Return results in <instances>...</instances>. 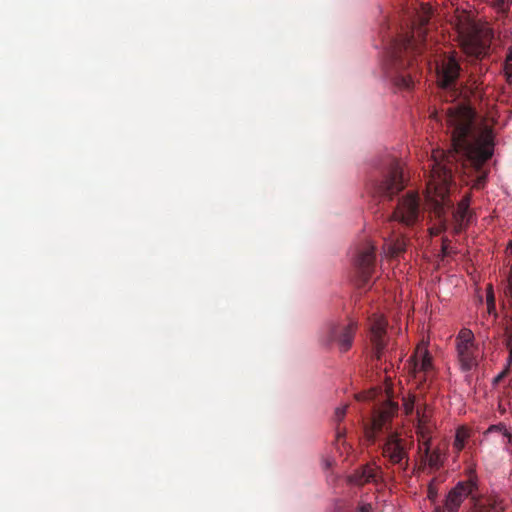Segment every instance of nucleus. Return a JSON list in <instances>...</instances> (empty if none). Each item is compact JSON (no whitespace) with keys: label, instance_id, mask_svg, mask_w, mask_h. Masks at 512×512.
Segmentation results:
<instances>
[{"label":"nucleus","instance_id":"nucleus-23","mask_svg":"<svg viewBox=\"0 0 512 512\" xmlns=\"http://www.w3.org/2000/svg\"><path fill=\"white\" fill-rule=\"evenodd\" d=\"M466 438H467L466 431L459 429L456 433V437H455V441H454V446L458 451L463 449Z\"/></svg>","mask_w":512,"mask_h":512},{"label":"nucleus","instance_id":"nucleus-16","mask_svg":"<svg viewBox=\"0 0 512 512\" xmlns=\"http://www.w3.org/2000/svg\"><path fill=\"white\" fill-rule=\"evenodd\" d=\"M469 197H464L458 204L456 211L453 214L456 222V231H461L470 221L471 213L469 211Z\"/></svg>","mask_w":512,"mask_h":512},{"label":"nucleus","instance_id":"nucleus-36","mask_svg":"<svg viewBox=\"0 0 512 512\" xmlns=\"http://www.w3.org/2000/svg\"><path fill=\"white\" fill-rule=\"evenodd\" d=\"M432 117H433L435 120H438V114H437V113H434V114L432 115Z\"/></svg>","mask_w":512,"mask_h":512},{"label":"nucleus","instance_id":"nucleus-4","mask_svg":"<svg viewBox=\"0 0 512 512\" xmlns=\"http://www.w3.org/2000/svg\"><path fill=\"white\" fill-rule=\"evenodd\" d=\"M456 351L460 367L470 371L477 366L481 351L475 343V337L470 329L463 328L456 337Z\"/></svg>","mask_w":512,"mask_h":512},{"label":"nucleus","instance_id":"nucleus-21","mask_svg":"<svg viewBox=\"0 0 512 512\" xmlns=\"http://www.w3.org/2000/svg\"><path fill=\"white\" fill-rule=\"evenodd\" d=\"M421 403L414 395H408L403 399V408L407 415L412 414L417 409V404Z\"/></svg>","mask_w":512,"mask_h":512},{"label":"nucleus","instance_id":"nucleus-31","mask_svg":"<svg viewBox=\"0 0 512 512\" xmlns=\"http://www.w3.org/2000/svg\"><path fill=\"white\" fill-rule=\"evenodd\" d=\"M374 397V392L370 391L368 393H365L363 395L358 396L359 400H370Z\"/></svg>","mask_w":512,"mask_h":512},{"label":"nucleus","instance_id":"nucleus-2","mask_svg":"<svg viewBox=\"0 0 512 512\" xmlns=\"http://www.w3.org/2000/svg\"><path fill=\"white\" fill-rule=\"evenodd\" d=\"M458 38L463 51L470 56L484 55L493 38V30L488 23L474 19L467 11H457L454 18Z\"/></svg>","mask_w":512,"mask_h":512},{"label":"nucleus","instance_id":"nucleus-37","mask_svg":"<svg viewBox=\"0 0 512 512\" xmlns=\"http://www.w3.org/2000/svg\"><path fill=\"white\" fill-rule=\"evenodd\" d=\"M434 512H444L441 508H436Z\"/></svg>","mask_w":512,"mask_h":512},{"label":"nucleus","instance_id":"nucleus-33","mask_svg":"<svg viewBox=\"0 0 512 512\" xmlns=\"http://www.w3.org/2000/svg\"><path fill=\"white\" fill-rule=\"evenodd\" d=\"M486 175L483 174L478 177L477 182L475 183L476 187H479L485 181Z\"/></svg>","mask_w":512,"mask_h":512},{"label":"nucleus","instance_id":"nucleus-7","mask_svg":"<svg viewBox=\"0 0 512 512\" xmlns=\"http://www.w3.org/2000/svg\"><path fill=\"white\" fill-rule=\"evenodd\" d=\"M383 455L393 464H398L403 470L407 469L409 455L406 445L397 433H391L383 446Z\"/></svg>","mask_w":512,"mask_h":512},{"label":"nucleus","instance_id":"nucleus-30","mask_svg":"<svg viewBox=\"0 0 512 512\" xmlns=\"http://www.w3.org/2000/svg\"><path fill=\"white\" fill-rule=\"evenodd\" d=\"M507 0H495L494 6L499 10H503L506 6Z\"/></svg>","mask_w":512,"mask_h":512},{"label":"nucleus","instance_id":"nucleus-8","mask_svg":"<svg viewBox=\"0 0 512 512\" xmlns=\"http://www.w3.org/2000/svg\"><path fill=\"white\" fill-rule=\"evenodd\" d=\"M375 264V246L372 243H367L366 246L359 252L356 259V266L359 272L361 285L365 286L374 271Z\"/></svg>","mask_w":512,"mask_h":512},{"label":"nucleus","instance_id":"nucleus-35","mask_svg":"<svg viewBox=\"0 0 512 512\" xmlns=\"http://www.w3.org/2000/svg\"><path fill=\"white\" fill-rule=\"evenodd\" d=\"M507 250L510 251L512 253V242L509 244V246L507 247Z\"/></svg>","mask_w":512,"mask_h":512},{"label":"nucleus","instance_id":"nucleus-11","mask_svg":"<svg viewBox=\"0 0 512 512\" xmlns=\"http://www.w3.org/2000/svg\"><path fill=\"white\" fill-rule=\"evenodd\" d=\"M460 66L453 55L443 60L438 67V82L442 87H449L458 77Z\"/></svg>","mask_w":512,"mask_h":512},{"label":"nucleus","instance_id":"nucleus-6","mask_svg":"<svg viewBox=\"0 0 512 512\" xmlns=\"http://www.w3.org/2000/svg\"><path fill=\"white\" fill-rule=\"evenodd\" d=\"M419 216V199L417 194L409 192L403 197L394 213L391 216V220L398 221L405 225L414 224Z\"/></svg>","mask_w":512,"mask_h":512},{"label":"nucleus","instance_id":"nucleus-1","mask_svg":"<svg viewBox=\"0 0 512 512\" xmlns=\"http://www.w3.org/2000/svg\"><path fill=\"white\" fill-rule=\"evenodd\" d=\"M446 123L451 129L453 149L433 151L426 192L429 206L438 218H442L451 206L448 199L451 169L447 165L459 155L479 169L491 158L494 147L492 130L476 119L474 111L469 106L449 107L446 112Z\"/></svg>","mask_w":512,"mask_h":512},{"label":"nucleus","instance_id":"nucleus-32","mask_svg":"<svg viewBox=\"0 0 512 512\" xmlns=\"http://www.w3.org/2000/svg\"><path fill=\"white\" fill-rule=\"evenodd\" d=\"M436 495H437L436 491L434 490V488L430 484L429 490H428V497L433 500L436 497Z\"/></svg>","mask_w":512,"mask_h":512},{"label":"nucleus","instance_id":"nucleus-9","mask_svg":"<svg viewBox=\"0 0 512 512\" xmlns=\"http://www.w3.org/2000/svg\"><path fill=\"white\" fill-rule=\"evenodd\" d=\"M474 484L472 482H459L447 495L445 509L448 512H457L464 499L472 493Z\"/></svg>","mask_w":512,"mask_h":512},{"label":"nucleus","instance_id":"nucleus-24","mask_svg":"<svg viewBox=\"0 0 512 512\" xmlns=\"http://www.w3.org/2000/svg\"><path fill=\"white\" fill-rule=\"evenodd\" d=\"M505 72L509 82L512 84V48H510L509 53L505 62Z\"/></svg>","mask_w":512,"mask_h":512},{"label":"nucleus","instance_id":"nucleus-25","mask_svg":"<svg viewBox=\"0 0 512 512\" xmlns=\"http://www.w3.org/2000/svg\"><path fill=\"white\" fill-rule=\"evenodd\" d=\"M397 85L402 87V88H406V89H409L412 87L413 85V80L411 78V76H400L398 77L397 79Z\"/></svg>","mask_w":512,"mask_h":512},{"label":"nucleus","instance_id":"nucleus-22","mask_svg":"<svg viewBox=\"0 0 512 512\" xmlns=\"http://www.w3.org/2000/svg\"><path fill=\"white\" fill-rule=\"evenodd\" d=\"M418 438V453L422 451H431V433H425V436H417Z\"/></svg>","mask_w":512,"mask_h":512},{"label":"nucleus","instance_id":"nucleus-3","mask_svg":"<svg viewBox=\"0 0 512 512\" xmlns=\"http://www.w3.org/2000/svg\"><path fill=\"white\" fill-rule=\"evenodd\" d=\"M356 324L328 323L322 330L320 342L325 347L336 345L341 353L348 351L353 344Z\"/></svg>","mask_w":512,"mask_h":512},{"label":"nucleus","instance_id":"nucleus-20","mask_svg":"<svg viewBox=\"0 0 512 512\" xmlns=\"http://www.w3.org/2000/svg\"><path fill=\"white\" fill-rule=\"evenodd\" d=\"M486 303L488 313L496 315L495 296L491 284H489L486 289Z\"/></svg>","mask_w":512,"mask_h":512},{"label":"nucleus","instance_id":"nucleus-15","mask_svg":"<svg viewBox=\"0 0 512 512\" xmlns=\"http://www.w3.org/2000/svg\"><path fill=\"white\" fill-rule=\"evenodd\" d=\"M431 14V7L428 4H422L417 16V27L414 29L413 36L403 41L402 47L407 50L412 47L416 38H422L425 34L423 27L428 23Z\"/></svg>","mask_w":512,"mask_h":512},{"label":"nucleus","instance_id":"nucleus-12","mask_svg":"<svg viewBox=\"0 0 512 512\" xmlns=\"http://www.w3.org/2000/svg\"><path fill=\"white\" fill-rule=\"evenodd\" d=\"M415 427L417 436H425V433H432L435 427L432 420V409L426 403L417 404Z\"/></svg>","mask_w":512,"mask_h":512},{"label":"nucleus","instance_id":"nucleus-28","mask_svg":"<svg viewBox=\"0 0 512 512\" xmlns=\"http://www.w3.org/2000/svg\"><path fill=\"white\" fill-rule=\"evenodd\" d=\"M432 450L431 451H422V453H418V458H419V462H420V465H419V469H426V461L427 459L429 458L430 454H431Z\"/></svg>","mask_w":512,"mask_h":512},{"label":"nucleus","instance_id":"nucleus-27","mask_svg":"<svg viewBox=\"0 0 512 512\" xmlns=\"http://www.w3.org/2000/svg\"><path fill=\"white\" fill-rule=\"evenodd\" d=\"M505 295L508 298L510 304L512 305V265H511L510 273H509V277H508V284L505 289Z\"/></svg>","mask_w":512,"mask_h":512},{"label":"nucleus","instance_id":"nucleus-17","mask_svg":"<svg viewBox=\"0 0 512 512\" xmlns=\"http://www.w3.org/2000/svg\"><path fill=\"white\" fill-rule=\"evenodd\" d=\"M376 472L377 469L375 467L365 466L360 472H356L351 477V481L359 485L373 482L376 480Z\"/></svg>","mask_w":512,"mask_h":512},{"label":"nucleus","instance_id":"nucleus-14","mask_svg":"<svg viewBox=\"0 0 512 512\" xmlns=\"http://www.w3.org/2000/svg\"><path fill=\"white\" fill-rule=\"evenodd\" d=\"M386 325L387 323L383 316H376L371 326V340L374 344L377 359H381L382 351L385 348L384 336Z\"/></svg>","mask_w":512,"mask_h":512},{"label":"nucleus","instance_id":"nucleus-18","mask_svg":"<svg viewBox=\"0 0 512 512\" xmlns=\"http://www.w3.org/2000/svg\"><path fill=\"white\" fill-rule=\"evenodd\" d=\"M405 246L406 243L403 239L389 240L385 242L383 251L385 255L395 257L405 250Z\"/></svg>","mask_w":512,"mask_h":512},{"label":"nucleus","instance_id":"nucleus-26","mask_svg":"<svg viewBox=\"0 0 512 512\" xmlns=\"http://www.w3.org/2000/svg\"><path fill=\"white\" fill-rule=\"evenodd\" d=\"M347 407H348L347 405H340V406L336 407L335 412H334L336 421H341L345 417L346 412H347Z\"/></svg>","mask_w":512,"mask_h":512},{"label":"nucleus","instance_id":"nucleus-5","mask_svg":"<svg viewBox=\"0 0 512 512\" xmlns=\"http://www.w3.org/2000/svg\"><path fill=\"white\" fill-rule=\"evenodd\" d=\"M404 188L402 169L399 163L395 162L383 175L382 179L375 183L374 194L381 198L392 199V197Z\"/></svg>","mask_w":512,"mask_h":512},{"label":"nucleus","instance_id":"nucleus-13","mask_svg":"<svg viewBox=\"0 0 512 512\" xmlns=\"http://www.w3.org/2000/svg\"><path fill=\"white\" fill-rule=\"evenodd\" d=\"M398 405L390 400L380 408L378 414L374 417L372 423V432L368 433L370 439L374 438V434L385 426V424L396 414Z\"/></svg>","mask_w":512,"mask_h":512},{"label":"nucleus","instance_id":"nucleus-29","mask_svg":"<svg viewBox=\"0 0 512 512\" xmlns=\"http://www.w3.org/2000/svg\"><path fill=\"white\" fill-rule=\"evenodd\" d=\"M372 511V506L371 504H361L359 505V507L354 511V512H371Z\"/></svg>","mask_w":512,"mask_h":512},{"label":"nucleus","instance_id":"nucleus-10","mask_svg":"<svg viewBox=\"0 0 512 512\" xmlns=\"http://www.w3.org/2000/svg\"><path fill=\"white\" fill-rule=\"evenodd\" d=\"M432 357L425 343H420L410 359L409 371L416 375L419 372H429L432 370Z\"/></svg>","mask_w":512,"mask_h":512},{"label":"nucleus","instance_id":"nucleus-34","mask_svg":"<svg viewBox=\"0 0 512 512\" xmlns=\"http://www.w3.org/2000/svg\"><path fill=\"white\" fill-rule=\"evenodd\" d=\"M440 231H441V228H438V227H432V228L430 229V233H431L432 235H438V234L440 233Z\"/></svg>","mask_w":512,"mask_h":512},{"label":"nucleus","instance_id":"nucleus-19","mask_svg":"<svg viewBox=\"0 0 512 512\" xmlns=\"http://www.w3.org/2000/svg\"><path fill=\"white\" fill-rule=\"evenodd\" d=\"M444 454L441 452L439 448H435L432 450L429 458L426 461V468L431 470H438L444 464Z\"/></svg>","mask_w":512,"mask_h":512}]
</instances>
